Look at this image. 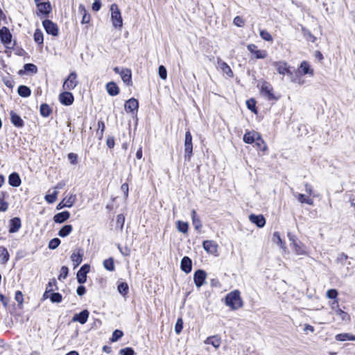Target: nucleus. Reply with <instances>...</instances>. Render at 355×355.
<instances>
[{
    "instance_id": "1",
    "label": "nucleus",
    "mask_w": 355,
    "mask_h": 355,
    "mask_svg": "<svg viewBox=\"0 0 355 355\" xmlns=\"http://www.w3.org/2000/svg\"><path fill=\"white\" fill-rule=\"evenodd\" d=\"M272 64L279 74L287 75L292 82H297L298 78L297 72L289 67L286 62H274Z\"/></svg>"
},
{
    "instance_id": "2",
    "label": "nucleus",
    "mask_w": 355,
    "mask_h": 355,
    "mask_svg": "<svg viewBox=\"0 0 355 355\" xmlns=\"http://www.w3.org/2000/svg\"><path fill=\"white\" fill-rule=\"evenodd\" d=\"M225 304L233 310L241 308L243 306V301L240 292L235 290L228 293L225 297Z\"/></svg>"
},
{
    "instance_id": "3",
    "label": "nucleus",
    "mask_w": 355,
    "mask_h": 355,
    "mask_svg": "<svg viewBox=\"0 0 355 355\" xmlns=\"http://www.w3.org/2000/svg\"><path fill=\"white\" fill-rule=\"evenodd\" d=\"M111 20L114 28H121L123 26V19L118 6L113 3L110 7Z\"/></svg>"
},
{
    "instance_id": "4",
    "label": "nucleus",
    "mask_w": 355,
    "mask_h": 355,
    "mask_svg": "<svg viewBox=\"0 0 355 355\" xmlns=\"http://www.w3.org/2000/svg\"><path fill=\"white\" fill-rule=\"evenodd\" d=\"M193 155V144H192V135L189 130L185 133L184 139V158L185 160L189 162Z\"/></svg>"
},
{
    "instance_id": "5",
    "label": "nucleus",
    "mask_w": 355,
    "mask_h": 355,
    "mask_svg": "<svg viewBox=\"0 0 355 355\" xmlns=\"http://www.w3.org/2000/svg\"><path fill=\"white\" fill-rule=\"evenodd\" d=\"M261 94L268 101L277 100V98L273 94V88L270 83L263 81L261 86Z\"/></svg>"
},
{
    "instance_id": "6",
    "label": "nucleus",
    "mask_w": 355,
    "mask_h": 355,
    "mask_svg": "<svg viewBox=\"0 0 355 355\" xmlns=\"http://www.w3.org/2000/svg\"><path fill=\"white\" fill-rule=\"evenodd\" d=\"M42 25L46 33L53 36H58L59 35V29L58 25L50 19H44L42 21Z\"/></svg>"
},
{
    "instance_id": "7",
    "label": "nucleus",
    "mask_w": 355,
    "mask_h": 355,
    "mask_svg": "<svg viewBox=\"0 0 355 355\" xmlns=\"http://www.w3.org/2000/svg\"><path fill=\"white\" fill-rule=\"evenodd\" d=\"M37 15L39 17H47L52 10V7L49 1H44L37 6Z\"/></svg>"
},
{
    "instance_id": "8",
    "label": "nucleus",
    "mask_w": 355,
    "mask_h": 355,
    "mask_svg": "<svg viewBox=\"0 0 355 355\" xmlns=\"http://www.w3.org/2000/svg\"><path fill=\"white\" fill-rule=\"evenodd\" d=\"M207 272L202 269L197 270L193 274V281L196 287L200 288L205 284Z\"/></svg>"
},
{
    "instance_id": "9",
    "label": "nucleus",
    "mask_w": 355,
    "mask_h": 355,
    "mask_svg": "<svg viewBox=\"0 0 355 355\" xmlns=\"http://www.w3.org/2000/svg\"><path fill=\"white\" fill-rule=\"evenodd\" d=\"M77 74L76 72H71L67 79L64 82V84H63V88L65 90H72L73 89L77 84H78V81H77Z\"/></svg>"
},
{
    "instance_id": "10",
    "label": "nucleus",
    "mask_w": 355,
    "mask_h": 355,
    "mask_svg": "<svg viewBox=\"0 0 355 355\" xmlns=\"http://www.w3.org/2000/svg\"><path fill=\"white\" fill-rule=\"evenodd\" d=\"M0 40L3 44L7 48H9L8 45L11 44L12 41V34L10 30L6 26L0 29Z\"/></svg>"
},
{
    "instance_id": "11",
    "label": "nucleus",
    "mask_w": 355,
    "mask_h": 355,
    "mask_svg": "<svg viewBox=\"0 0 355 355\" xmlns=\"http://www.w3.org/2000/svg\"><path fill=\"white\" fill-rule=\"evenodd\" d=\"M90 266L88 264L83 265L77 272V282L82 284L87 280V274L89 272Z\"/></svg>"
},
{
    "instance_id": "12",
    "label": "nucleus",
    "mask_w": 355,
    "mask_h": 355,
    "mask_svg": "<svg viewBox=\"0 0 355 355\" xmlns=\"http://www.w3.org/2000/svg\"><path fill=\"white\" fill-rule=\"evenodd\" d=\"M248 50L257 59H263L267 57V52L265 50H257V46L254 44H250L247 46Z\"/></svg>"
},
{
    "instance_id": "13",
    "label": "nucleus",
    "mask_w": 355,
    "mask_h": 355,
    "mask_svg": "<svg viewBox=\"0 0 355 355\" xmlns=\"http://www.w3.org/2000/svg\"><path fill=\"white\" fill-rule=\"evenodd\" d=\"M59 99L60 103L66 106L71 105L74 101L73 94L71 92L67 91L60 94Z\"/></svg>"
},
{
    "instance_id": "14",
    "label": "nucleus",
    "mask_w": 355,
    "mask_h": 355,
    "mask_svg": "<svg viewBox=\"0 0 355 355\" xmlns=\"http://www.w3.org/2000/svg\"><path fill=\"white\" fill-rule=\"evenodd\" d=\"M83 251L82 249H78L71 255V260L73 263L74 268L78 267L83 261Z\"/></svg>"
},
{
    "instance_id": "15",
    "label": "nucleus",
    "mask_w": 355,
    "mask_h": 355,
    "mask_svg": "<svg viewBox=\"0 0 355 355\" xmlns=\"http://www.w3.org/2000/svg\"><path fill=\"white\" fill-rule=\"evenodd\" d=\"M89 313L87 309L83 310L78 313L73 315L72 318L73 322H78L83 324L87 322L89 318Z\"/></svg>"
},
{
    "instance_id": "16",
    "label": "nucleus",
    "mask_w": 355,
    "mask_h": 355,
    "mask_svg": "<svg viewBox=\"0 0 355 355\" xmlns=\"http://www.w3.org/2000/svg\"><path fill=\"white\" fill-rule=\"evenodd\" d=\"M139 107V102L137 99L131 98L126 101L124 105V108L126 112H137Z\"/></svg>"
},
{
    "instance_id": "17",
    "label": "nucleus",
    "mask_w": 355,
    "mask_h": 355,
    "mask_svg": "<svg viewBox=\"0 0 355 355\" xmlns=\"http://www.w3.org/2000/svg\"><path fill=\"white\" fill-rule=\"evenodd\" d=\"M21 227V219L19 217H15L9 221V232H17Z\"/></svg>"
},
{
    "instance_id": "18",
    "label": "nucleus",
    "mask_w": 355,
    "mask_h": 355,
    "mask_svg": "<svg viewBox=\"0 0 355 355\" xmlns=\"http://www.w3.org/2000/svg\"><path fill=\"white\" fill-rule=\"evenodd\" d=\"M203 249L210 254H214L217 252L218 245L215 241L211 240H206L202 243Z\"/></svg>"
},
{
    "instance_id": "19",
    "label": "nucleus",
    "mask_w": 355,
    "mask_h": 355,
    "mask_svg": "<svg viewBox=\"0 0 355 355\" xmlns=\"http://www.w3.org/2000/svg\"><path fill=\"white\" fill-rule=\"evenodd\" d=\"M180 268L185 273H189L192 270V260L187 256H184L180 263Z\"/></svg>"
},
{
    "instance_id": "20",
    "label": "nucleus",
    "mask_w": 355,
    "mask_h": 355,
    "mask_svg": "<svg viewBox=\"0 0 355 355\" xmlns=\"http://www.w3.org/2000/svg\"><path fill=\"white\" fill-rule=\"evenodd\" d=\"M249 219L251 223L255 224L258 227H263L266 224V219L262 215L250 214Z\"/></svg>"
},
{
    "instance_id": "21",
    "label": "nucleus",
    "mask_w": 355,
    "mask_h": 355,
    "mask_svg": "<svg viewBox=\"0 0 355 355\" xmlns=\"http://www.w3.org/2000/svg\"><path fill=\"white\" fill-rule=\"evenodd\" d=\"M260 134L255 131L247 132L243 136V141L246 144H253L259 137Z\"/></svg>"
},
{
    "instance_id": "22",
    "label": "nucleus",
    "mask_w": 355,
    "mask_h": 355,
    "mask_svg": "<svg viewBox=\"0 0 355 355\" xmlns=\"http://www.w3.org/2000/svg\"><path fill=\"white\" fill-rule=\"evenodd\" d=\"M120 76L124 83L127 85H132V72L130 69L127 68L121 69Z\"/></svg>"
},
{
    "instance_id": "23",
    "label": "nucleus",
    "mask_w": 355,
    "mask_h": 355,
    "mask_svg": "<svg viewBox=\"0 0 355 355\" xmlns=\"http://www.w3.org/2000/svg\"><path fill=\"white\" fill-rule=\"evenodd\" d=\"M8 183L13 187H19L21 183L19 175L16 172L10 173L8 176Z\"/></svg>"
},
{
    "instance_id": "24",
    "label": "nucleus",
    "mask_w": 355,
    "mask_h": 355,
    "mask_svg": "<svg viewBox=\"0 0 355 355\" xmlns=\"http://www.w3.org/2000/svg\"><path fill=\"white\" fill-rule=\"evenodd\" d=\"M10 121L11 123L17 128H22L24 125L23 119L21 118L19 115L16 114L13 111H10Z\"/></svg>"
},
{
    "instance_id": "25",
    "label": "nucleus",
    "mask_w": 355,
    "mask_h": 355,
    "mask_svg": "<svg viewBox=\"0 0 355 355\" xmlns=\"http://www.w3.org/2000/svg\"><path fill=\"white\" fill-rule=\"evenodd\" d=\"M9 194L7 191H0V211L5 212L8 209V203L5 200Z\"/></svg>"
},
{
    "instance_id": "26",
    "label": "nucleus",
    "mask_w": 355,
    "mask_h": 355,
    "mask_svg": "<svg viewBox=\"0 0 355 355\" xmlns=\"http://www.w3.org/2000/svg\"><path fill=\"white\" fill-rule=\"evenodd\" d=\"M70 217V213L68 211H64L58 213L53 216V220L56 223H63Z\"/></svg>"
},
{
    "instance_id": "27",
    "label": "nucleus",
    "mask_w": 355,
    "mask_h": 355,
    "mask_svg": "<svg viewBox=\"0 0 355 355\" xmlns=\"http://www.w3.org/2000/svg\"><path fill=\"white\" fill-rule=\"evenodd\" d=\"M218 66L223 72L226 73L230 78H232L234 76L232 70L225 62L219 60L218 61Z\"/></svg>"
},
{
    "instance_id": "28",
    "label": "nucleus",
    "mask_w": 355,
    "mask_h": 355,
    "mask_svg": "<svg viewBox=\"0 0 355 355\" xmlns=\"http://www.w3.org/2000/svg\"><path fill=\"white\" fill-rule=\"evenodd\" d=\"M106 89L107 93L112 96H116L119 93V88L114 82L107 83Z\"/></svg>"
},
{
    "instance_id": "29",
    "label": "nucleus",
    "mask_w": 355,
    "mask_h": 355,
    "mask_svg": "<svg viewBox=\"0 0 355 355\" xmlns=\"http://www.w3.org/2000/svg\"><path fill=\"white\" fill-rule=\"evenodd\" d=\"M78 11L79 12L83 15L81 23L83 24H88L90 21V15L87 12V10L85 9V7L83 4H80L78 7Z\"/></svg>"
},
{
    "instance_id": "30",
    "label": "nucleus",
    "mask_w": 355,
    "mask_h": 355,
    "mask_svg": "<svg viewBox=\"0 0 355 355\" xmlns=\"http://www.w3.org/2000/svg\"><path fill=\"white\" fill-rule=\"evenodd\" d=\"M192 223L196 230H200L202 228V223L200 217L197 215L196 210L191 211Z\"/></svg>"
},
{
    "instance_id": "31",
    "label": "nucleus",
    "mask_w": 355,
    "mask_h": 355,
    "mask_svg": "<svg viewBox=\"0 0 355 355\" xmlns=\"http://www.w3.org/2000/svg\"><path fill=\"white\" fill-rule=\"evenodd\" d=\"M299 73H302L304 75H306V74L313 75V70L310 69L309 64L306 61H303L301 63V64L300 66V69H299Z\"/></svg>"
},
{
    "instance_id": "32",
    "label": "nucleus",
    "mask_w": 355,
    "mask_h": 355,
    "mask_svg": "<svg viewBox=\"0 0 355 355\" xmlns=\"http://www.w3.org/2000/svg\"><path fill=\"white\" fill-rule=\"evenodd\" d=\"M17 93L20 96L26 98L31 96V90L27 86L20 85L17 89Z\"/></svg>"
},
{
    "instance_id": "33",
    "label": "nucleus",
    "mask_w": 355,
    "mask_h": 355,
    "mask_svg": "<svg viewBox=\"0 0 355 355\" xmlns=\"http://www.w3.org/2000/svg\"><path fill=\"white\" fill-rule=\"evenodd\" d=\"M293 196L297 198V200L300 203H306V204L309 205H313V199H311L310 198L305 197V196L304 194H302V193H298V194L293 193Z\"/></svg>"
},
{
    "instance_id": "34",
    "label": "nucleus",
    "mask_w": 355,
    "mask_h": 355,
    "mask_svg": "<svg viewBox=\"0 0 355 355\" xmlns=\"http://www.w3.org/2000/svg\"><path fill=\"white\" fill-rule=\"evenodd\" d=\"M73 230V227L71 225H65L60 228L58 232V235L60 237H66Z\"/></svg>"
},
{
    "instance_id": "35",
    "label": "nucleus",
    "mask_w": 355,
    "mask_h": 355,
    "mask_svg": "<svg viewBox=\"0 0 355 355\" xmlns=\"http://www.w3.org/2000/svg\"><path fill=\"white\" fill-rule=\"evenodd\" d=\"M9 254L7 249L0 246V263L4 264L9 260Z\"/></svg>"
},
{
    "instance_id": "36",
    "label": "nucleus",
    "mask_w": 355,
    "mask_h": 355,
    "mask_svg": "<svg viewBox=\"0 0 355 355\" xmlns=\"http://www.w3.org/2000/svg\"><path fill=\"white\" fill-rule=\"evenodd\" d=\"M338 341L355 340V336L347 333L337 334L335 337Z\"/></svg>"
},
{
    "instance_id": "37",
    "label": "nucleus",
    "mask_w": 355,
    "mask_h": 355,
    "mask_svg": "<svg viewBox=\"0 0 355 355\" xmlns=\"http://www.w3.org/2000/svg\"><path fill=\"white\" fill-rule=\"evenodd\" d=\"M292 248L294 252L298 255H302L306 254L304 245L302 244L300 241L294 243V245H292Z\"/></svg>"
},
{
    "instance_id": "38",
    "label": "nucleus",
    "mask_w": 355,
    "mask_h": 355,
    "mask_svg": "<svg viewBox=\"0 0 355 355\" xmlns=\"http://www.w3.org/2000/svg\"><path fill=\"white\" fill-rule=\"evenodd\" d=\"M205 343L210 344L215 348H218L220 345V339L217 336H210L207 338Z\"/></svg>"
},
{
    "instance_id": "39",
    "label": "nucleus",
    "mask_w": 355,
    "mask_h": 355,
    "mask_svg": "<svg viewBox=\"0 0 355 355\" xmlns=\"http://www.w3.org/2000/svg\"><path fill=\"white\" fill-rule=\"evenodd\" d=\"M40 114L44 117H48L52 112L49 105L46 103H43L40 105Z\"/></svg>"
},
{
    "instance_id": "40",
    "label": "nucleus",
    "mask_w": 355,
    "mask_h": 355,
    "mask_svg": "<svg viewBox=\"0 0 355 355\" xmlns=\"http://www.w3.org/2000/svg\"><path fill=\"white\" fill-rule=\"evenodd\" d=\"M34 41L38 44H43L44 37L43 33L40 29H36L33 35Z\"/></svg>"
},
{
    "instance_id": "41",
    "label": "nucleus",
    "mask_w": 355,
    "mask_h": 355,
    "mask_svg": "<svg viewBox=\"0 0 355 355\" xmlns=\"http://www.w3.org/2000/svg\"><path fill=\"white\" fill-rule=\"evenodd\" d=\"M177 229L179 232L186 234L189 230V224L187 222H182L181 220L177 221Z\"/></svg>"
},
{
    "instance_id": "42",
    "label": "nucleus",
    "mask_w": 355,
    "mask_h": 355,
    "mask_svg": "<svg viewBox=\"0 0 355 355\" xmlns=\"http://www.w3.org/2000/svg\"><path fill=\"white\" fill-rule=\"evenodd\" d=\"M103 266L106 270H107L109 271H114V259L110 257L107 259L104 260Z\"/></svg>"
},
{
    "instance_id": "43",
    "label": "nucleus",
    "mask_w": 355,
    "mask_h": 355,
    "mask_svg": "<svg viewBox=\"0 0 355 355\" xmlns=\"http://www.w3.org/2000/svg\"><path fill=\"white\" fill-rule=\"evenodd\" d=\"M255 146L257 147V148L260 150L265 151L267 150V145L265 143V141L261 138V135L254 142Z\"/></svg>"
},
{
    "instance_id": "44",
    "label": "nucleus",
    "mask_w": 355,
    "mask_h": 355,
    "mask_svg": "<svg viewBox=\"0 0 355 355\" xmlns=\"http://www.w3.org/2000/svg\"><path fill=\"white\" fill-rule=\"evenodd\" d=\"M49 298L51 302L53 303H60L62 300V296L60 293H53V291L50 294Z\"/></svg>"
},
{
    "instance_id": "45",
    "label": "nucleus",
    "mask_w": 355,
    "mask_h": 355,
    "mask_svg": "<svg viewBox=\"0 0 355 355\" xmlns=\"http://www.w3.org/2000/svg\"><path fill=\"white\" fill-rule=\"evenodd\" d=\"M118 291L122 295H125L129 290V287L127 283L121 282L118 285Z\"/></svg>"
},
{
    "instance_id": "46",
    "label": "nucleus",
    "mask_w": 355,
    "mask_h": 355,
    "mask_svg": "<svg viewBox=\"0 0 355 355\" xmlns=\"http://www.w3.org/2000/svg\"><path fill=\"white\" fill-rule=\"evenodd\" d=\"M24 70L26 72H31L36 73L37 72V67L35 64L32 63H27L24 65Z\"/></svg>"
},
{
    "instance_id": "47",
    "label": "nucleus",
    "mask_w": 355,
    "mask_h": 355,
    "mask_svg": "<svg viewBox=\"0 0 355 355\" xmlns=\"http://www.w3.org/2000/svg\"><path fill=\"white\" fill-rule=\"evenodd\" d=\"M58 194V192L57 191H55L51 194L46 195L44 197V199L48 203L52 204L55 202V200L57 199Z\"/></svg>"
},
{
    "instance_id": "48",
    "label": "nucleus",
    "mask_w": 355,
    "mask_h": 355,
    "mask_svg": "<svg viewBox=\"0 0 355 355\" xmlns=\"http://www.w3.org/2000/svg\"><path fill=\"white\" fill-rule=\"evenodd\" d=\"M105 125L103 121L100 120L98 121V130L96 132L97 135H98L99 139H101L103 136V133L105 131Z\"/></svg>"
},
{
    "instance_id": "49",
    "label": "nucleus",
    "mask_w": 355,
    "mask_h": 355,
    "mask_svg": "<svg viewBox=\"0 0 355 355\" xmlns=\"http://www.w3.org/2000/svg\"><path fill=\"white\" fill-rule=\"evenodd\" d=\"M61 241L58 238L51 239L49 243V248L51 250L56 249L60 244Z\"/></svg>"
},
{
    "instance_id": "50",
    "label": "nucleus",
    "mask_w": 355,
    "mask_h": 355,
    "mask_svg": "<svg viewBox=\"0 0 355 355\" xmlns=\"http://www.w3.org/2000/svg\"><path fill=\"white\" fill-rule=\"evenodd\" d=\"M260 36L261 37L267 41V42H271L272 41V37L271 36V35L270 34L269 32H268L266 30H261L260 31Z\"/></svg>"
},
{
    "instance_id": "51",
    "label": "nucleus",
    "mask_w": 355,
    "mask_h": 355,
    "mask_svg": "<svg viewBox=\"0 0 355 355\" xmlns=\"http://www.w3.org/2000/svg\"><path fill=\"white\" fill-rule=\"evenodd\" d=\"M183 329V320L182 318H178L175 325V331L177 334H180Z\"/></svg>"
},
{
    "instance_id": "52",
    "label": "nucleus",
    "mask_w": 355,
    "mask_h": 355,
    "mask_svg": "<svg viewBox=\"0 0 355 355\" xmlns=\"http://www.w3.org/2000/svg\"><path fill=\"white\" fill-rule=\"evenodd\" d=\"M123 335V333L122 331L116 329L112 336L111 341L112 342H116L119 338H121Z\"/></svg>"
},
{
    "instance_id": "53",
    "label": "nucleus",
    "mask_w": 355,
    "mask_h": 355,
    "mask_svg": "<svg viewBox=\"0 0 355 355\" xmlns=\"http://www.w3.org/2000/svg\"><path fill=\"white\" fill-rule=\"evenodd\" d=\"M159 76L161 79L165 80L167 78V71L164 66L160 65L158 69Z\"/></svg>"
},
{
    "instance_id": "54",
    "label": "nucleus",
    "mask_w": 355,
    "mask_h": 355,
    "mask_svg": "<svg viewBox=\"0 0 355 355\" xmlns=\"http://www.w3.org/2000/svg\"><path fill=\"white\" fill-rule=\"evenodd\" d=\"M68 273L69 268L65 266H62L60 269V274L58 276V279L61 280L62 279H66L68 275Z\"/></svg>"
},
{
    "instance_id": "55",
    "label": "nucleus",
    "mask_w": 355,
    "mask_h": 355,
    "mask_svg": "<svg viewBox=\"0 0 355 355\" xmlns=\"http://www.w3.org/2000/svg\"><path fill=\"white\" fill-rule=\"evenodd\" d=\"M124 223H125V216H123V214H120L117 215L116 225L118 227H119L121 230L123 229Z\"/></svg>"
},
{
    "instance_id": "56",
    "label": "nucleus",
    "mask_w": 355,
    "mask_h": 355,
    "mask_svg": "<svg viewBox=\"0 0 355 355\" xmlns=\"http://www.w3.org/2000/svg\"><path fill=\"white\" fill-rule=\"evenodd\" d=\"M76 199V197L75 195H71L69 198L67 199H64L65 200L64 203L66 205L67 207H71L73 206V203L75 202Z\"/></svg>"
},
{
    "instance_id": "57",
    "label": "nucleus",
    "mask_w": 355,
    "mask_h": 355,
    "mask_svg": "<svg viewBox=\"0 0 355 355\" xmlns=\"http://www.w3.org/2000/svg\"><path fill=\"white\" fill-rule=\"evenodd\" d=\"M121 355H135V352L132 347H125L120 350Z\"/></svg>"
},
{
    "instance_id": "58",
    "label": "nucleus",
    "mask_w": 355,
    "mask_h": 355,
    "mask_svg": "<svg viewBox=\"0 0 355 355\" xmlns=\"http://www.w3.org/2000/svg\"><path fill=\"white\" fill-rule=\"evenodd\" d=\"M336 314L339 315L343 320H346L349 318L348 314L340 308H338V309L336 310Z\"/></svg>"
},
{
    "instance_id": "59",
    "label": "nucleus",
    "mask_w": 355,
    "mask_h": 355,
    "mask_svg": "<svg viewBox=\"0 0 355 355\" xmlns=\"http://www.w3.org/2000/svg\"><path fill=\"white\" fill-rule=\"evenodd\" d=\"M15 299L18 302L19 306L22 305L23 302H24V298H23V294L21 291H17L15 293Z\"/></svg>"
},
{
    "instance_id": "60",
    "label": "nucleus",
    "mask_w": 355,
    "mask_h": 355,
    "mask_svg": "<svg viewBox=\"0 0 355 355\" xmlns=\"http://www.w3.org/2000/svg\"><path fill=\"white\" fill-rule=\"evenodd\" d=\"M246 105L250 110L254 112H256L255 101L254 99L248 100L246 101Z\"/></svg>"
},
{
    "instance_id": "61",
    "label": "nucleus",
    "mask_w": 355,
    "mask_h": 355,
    "mask_svg": "<svg viewBox=\"0 0 355 355\" xmlns=\"http://www.w3.org/2000/svg\"><path fill=\"white\" fill-rule=\"evenodd\" d=\"M244 23L243 19L240 16H236L234 19V24L238 27H242L244 25Z\"/></svg>"
},
{
    "instance_id": "62",
    "label": "nucleus",
    "mask_w": 355,
    "mask_h": 355,
    "mask_svg": "<svg viewBox=\"0 0 355 355\" xmlns=\"http://www.w3.org/2000/svg\"><path fill=\"white\" fill-rule=\"evenodd\" d=\"M327 296L329 299H336L338 296V291L336 289H329L327 292Z\"/></svg>"
},
{
    "instance_id": "63",
    "label": "nucleus",
    "mask_w": 355,
    "mask_h": 355,
    "mask_svg": "<svg viewBox=\"0 0 355 355\" xmlns=\"http://www.w3.org/2000/svg\"><path fill=\"white\" fill-rule=\"evenodd\" d=\"M102 3L101 0H94V3H92V10L94 11H98L101 8Z\"/></svg>"
},
{
    "instance_id": "64",
    "label": "nucleus",
    "mask_w": 355,
    "mask_h": 355,
    "mask_svg": "<svg viewBox=\"0 0 355 355\" xmlns=\"http://www.w3.org/2000/svg\"><path fill=\"white\" fill-rule=\"evenodd\" d=\"M77 158L78 156L75 153H70L68 154V159L72 164H75L77 163Z\"/></svg>"
}]
</instances>
